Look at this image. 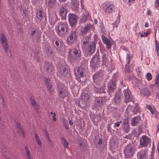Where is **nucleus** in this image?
Returning <instances> with one entry per match:
<instances>
[{"mask_svg": "<svg viewBox=\"0 0 159 159\" xmlns=\"http://www.w3.org/2000/svg\"><path fill=\"white\" fill-rule=\"evenodd\" d=\"M68 28V24L66 23L61 22L58 23L56 29L58 35L63 37L66 34Z\"/></svg>", "mask_w": 159, "mask_h": 159, "instance_id": "nucleus-1", "label": "nucleus"}, {"mask_svg": "<svg viewBox=\"0 0 159 159\" xmlns=\"http://www.w3.org/2000/svg\"><path fill=\"white\" fill-rule=\"evenodd\" d=\"M89 37L88 36L84 37L83 39V45L84 47L86 48L88 52L93 53L95 50L96 43L95 40L92 41L89 46L87 48L86 45L89 42Z\"/></svg>", "mask_w": 159, "mask_h": 159, "instance_id": "nucleus-2", "label": "nucleus"}, {"mask_svg": "<svg viewBox=\"0 0 159 159\" xmlns=\"http://www.w3.org/2000/svg\"><path fill=\"white\" fill-rule=\"evenodd\" d=\"M69 51L70 55L72 59L75 61L80 60L81 53L78 47L69 49Z\"/></svg>", "mask_w": 159, "mask_h": 159, "instance_id": "nucleus-3", "label": "nucleus"}, {"mask_svg": "<svg viewBox=\"0 0 159 159\" xmlns=\"http://www.w3.org/2000/svg\"><path fill=\"white\" fill-rule=\"evenodd\" d=\"M151 139L146 135H143L140 138L139 140V145L141 147H149L151 146Z\"/></svg>", "mask_w": 159, "mask_h": 159, "instance_id": "nucleus-4", "label": "nucleus"}, {"mask_svg": "<svg viewBox=\"0 0 159 159\" xmlns=\"http://www.w3.org/2000/svg\"><path fill=\"white\" fill-rule=\"evenodd\" d=\"M104 11L108 14L112 13L114 10L115 6L114 4L109 2H104L102 5Z\"/></svg>", "mask_w": 159, "mask_h": 159, "instance_id": "nucleus-5", "label": "nucleus"}, {"mask_svg": "<svg viewBox=\"0 0 159 159\" xmlns=\"http://www.w3.org/2000/svg\"><path fill=\"white\" fill-rule=\"evenodd\" d=\"M0 41L3 49L6 52H7L9 49V45L7 43V40L6 36L3 34H0Z\"/></svg>", "mask_w": 159, "mask_h": 159, "instance_id": "nucleus-6", "label": "nucleus"}, {"mask_svg": "<svg viewBox=\"0 0 159 159\" xmlns=\"http://www.w3.org/2000/svg\"><path fill=\"white\" fill-rule=\"evenodd\" d=\"M68 22L70 25L71 26H75L77 23V19L75 15L70 13L68 15Z\"/></svg>", "mask_w": 159, "mask_h": 159, "instance_id": "nucleus-7", "label": "nucleus"}, {"mask_svg": "<svg viewBox=\"0 0 159 159\" xmlns=\"http://www.w3.org/2000/svg\"><path fill=\"white\" fill-rule=\"evenodd\" d=\"M124 152L126 156H132L134 152V146L131 145H128L125 147Z\"/></svg>", "mask_w": 159, "mask_h": 159, "instance_id": "nucleus-8", "label": "nucleus"}, {"mask_svg": "<svg viewBox=\"0 0 159 159\" xmlns=\"http://www.w3.org/2000/svg\"><path fill=\"white\" fill-rule=\"evenodd\" d=\"M101 39L103 43L106 46L107 49H110L112 47V42L109 39L106 38L103 35H101Z\"/></svg>", "mask_w": 159, "mask_h": 159, "instance_id": "nucleus-9", "label": "nucleus"}, {"mask_svg": "<svg viewBox=\"0 0 159 159\" xmlns=\"http://www.w3.org/2000/svg\"><path fill=\"white\" fill-rule=\"evenodd\" d=\"M122 127L124 133H126L129 132L130 127L127 118H126L123 120V121Z\"/></svg>", "mask_w": 159, "mask_h": 159, "instance_id": "nucleus-10", "label": "nucleus"}, {"mask_svg": "<svg viewBox=\"0 0 159 159\" xmlns=\"http://www.w3.org/2000/svg\"><path fill=\"white\" fill-rule=\"evenodd\" d=\"M77 39V37L76 35L75 32L71 31L67 38L68 43L71 44L73 43L76 41Z\"/></svg>", "mask_w": 159, "mask_h": 159, "instance_id": "nucleus-11", "label": "nucleus"}, {"mask_svg": "<svg viewBox=\"0 0 159 159\" xmlns=\"http://www.w3.org/2000/svg\"><path fill=\"white\" fill-rule=\"evenodd\" d=\"M148 149H141L137 153L138 159H146L147 155Z\"/></svg>", "mask_w": 159, "mask_h": 159, "instance_id": "nucleus-12", "label": "nucleus"}, {"mask_svg": "<svg viewBox=\"0 0 159 159\" xmlns=\"http://www.w3.org/2000/svg\"><path fill=\"white\" fill-rule=\"evenodd\" d=\"M124 97L125 102L127 103L131 100L130 91L128 89L124 90L123 91Z\"/></svg>", "mask_w": 159, "mask_h": 159, "instance_id": "nucleus-13", "label": "nucleus"}, {"mask_svg": "<svg viewBox=\"0 0 159 159\" xmlns=\"http://www.w3.org/2000/svg\"><path fill=\"white\" fill-rule=\"evenodd\" d=\"M31 36L32 39L34 41H37L39 38V32L34 29H31Z\"/></svg>", "mask_w": 159, "mask_h": 159, "instance_id": "nucleus-14", "label": "nucleus"}, {"mask_svg": "<svg viewBox=\"0 0 159 159\" xmlns=\"http://www.w3.org/2000/svg\"><path fill=\"white\" fill-rule=\"evenodd\" d=\"M92 25L91 24H89L85 25L84 27L81 29V33L82 34H86L87 33L90 32V29L92 28Z\"/></svg>", "mask_w": 159, "mask_h": 159, "instance_id": "nucleus-15", "label": "nucleus"}, {"mask_svg": "<svg viewBox=\"0 0 159 159\" xmlns=\"http://www.w3.org/2000/svg\"><path fill=\"white\" fill-rule=\"evenodd\" d=\"M45 81L48 90L51 93H53L54 92L55 89L52 88V83L51 82L50 79L49 78H45Z\"/></svg>", "mask_w": 159, "mask_h": 159, "instance_id": "nucleus-16", "label": "nucleus"}, {"mask_svg": "<svg viewBox=\"0 0 159 159\" xmlns=\"http://www.w3.org/2000/svg\"><path fill=\"white\" fill-rule=\"evenodd\" d=\"M104 99L102 97H96L95 99V105L96 107H101L104 104Z\"/></svg>", "mask_w": 159, "mask_h": 159, "instance_id": "nucleus-17", "label": "nucleus"}, {"mask_svg": "<svg viewBox=\"0 0 159 159\" xmlns=\"http://www.w3.org/2000/svg\"><path fill=\"white\" fill-rule=\"evenodd\" d=\"M99 53L98 52H96V54L93 56L91 59V62L95 65L98 64L100 60L99 58Z\"/></svg>", "mask_w": 159, "mask_h": 159, "instance_id": "nucleus-18", "label": "nucleus"}, {"mask_svg": "<svg viewBox=\"0 0 159 159\" xmlns=\"http://www.w3.org/2000/svg\"><path fill=\"white\" fill-rule=\"evenodd\" d=\"M67 13L66 9L63 6L61 7L59 11V15L61 16L62 19H66Z\"/></svg>", "mask_w": 159, "mask_h": 159, "instance_id": "nucleus-19", "label": "nucleus"}, {"mask_svg": "<svg viewBox=\"0 0 159 159\" xmlns=\"http://www.w3.org/2000/svg\"><path fill=\"white\" fill-rule=\"evenodd\" d=\"M108 88L110 92H112L116 88V85L115 81H111L108 84Z\"/></svg>", "mask_w": 159, "mask_h": 159, "instance_id": "nucleus-20", "label": "nucleus"}, {"mask_svg": "<svg viewBox=\"0 0 159 159\" xmlns=\"http://www.w3.org/2000/svg\"><path fill=\"white\" fill-rule=\"evenodd\" d=\"M141 119V117L139 116L134 117L131 120V125L132 126L136 125L139 123Z\"/></svg>", "mask_w": 159, "mask_h": 159, "instance_id": "nucleus-21", "label": "nucleus"}, {"mask_svg": "<svg viewBox=\"0 0 159 159\" xmlns=\"http://www.w3.org/2000/svg\"><path fill=\"white\" fill-rule=\"evenodd\" d=\"M102 143V138H101L99 139H98L97 138H95V139L94 140V143L96 148H99Z\"/></svg>", "mask_w": 159, "mask_h": 159, "instance_id": "nucleus-22", "label": "nucleus"}, {"mask_svg": "<svg viewBox=\"0 0 159 159\" xmlns=\"http://www.w3.org/2000/svg\"><path fill=\"white\" fill-rule=\"evenodd\" d=\"M71 7L74 10L76 9L79 6L78 1L77 0H71Z\"/></svg>", "mask_w": 159, "mask_h": 159, "instance_id": "nucleus-23", "label": "nucleus"}, {"mask_svg": "<svg viewBox=\"0 0 159 159\" xmlns=\"http://www.w3.org/2000/svg\"><path fill=\"white\" fill-rule=\"evenodd\" d=\"M60 73L63 76L66 77L68 75V71L64 67H61L60 68Z\"/></svg>", "mask_w": 159, "mask_h": 159, "instance_id": "nucleus-24", "label": "nucleus"}, {"mask_svg": "<svg viewBox=\"0 0 159 159\" xmlns=\"http://www.w3.org/2000/svg\"><path fill=\"white\" fill-rule=\"evenodd\" d=\"M115 102L116 104H119L121 101V94L120 93H116L114 97Z\"/></svg>", "mask_w": 159, "mask_h": 159, "instance_id": "nucleus-25", "label": "nucleus"}, {"mask_svg": "<svg viewBox=\"0 0 159 159\" xmlns=\"http://www.w3.org/2000/svg\"><path fill=\"white\" fill-rule=\"evenodd\" d=\"M52 66L48 63L45 64L43 66L44 69H45L48 72H50L49 70L52 71Z\"/></svg>", "mask_w": 159, "mask_h": 159, "instance_id": "nucleus-26", "label": "nucleus"}, {"mask_svg": "<svg viewBox=\"0 0 159 159\" xmlns=\"http://www.w3.org/2000/svg\"><path fill=\"white\" fill-rule=\"evenodd\" d=\"M58 94L60 97L64 98L66 96L64 90L63 89L57 90Z\"/></svg>", "mask_w": 159, "mask_h": 159, "instance_id": "nucleus-27", "label": "nucleus"}, {"mask_svg": "<svg viewBox=\"0 0 159 159\" xmlns=\"http://www.w3.org/2000/svg\"><path fill=\"white\" fill-rule=\"evenodd\" d=\"M141 92L144 96L148 97L150 95L149 91L146 88H144L142 89Z\"/></svg>", "mask_w": 159, "mask_h": 159, "instance_id": "nucleus-28", "label": "nucleus"}, {"mask_svg": "<svg viewBox=\"0 0 159 159\" xmlns=\"http://www.w3.org/2000/svg\"><path fill=\"white\" fill-rule=\"evenodd\" d=\"M89 18L90 16L88 14H84L82 17L80 18V23H85L87 19Z\"/></svg>", "mask_w": 159, "mask_h": 159, "instance_id": "nucleus-29", "label": "nucleus"}, {"mask_svg": "<svg viewBox=\"0 0 159 159\" xmlns=\"http://www.w3.org/2000/svg\"><path fill=\"white\" fill-rule=\"evenodd\" d=\"M37 17L41 21L43 18V12L42 10L37 11L36 12Z\"/></svg>", "mask_w": 159, "mask_h": 159, "instance_id": "nucleus-30", "label": "nucleus"}, {"mask_svg": "<svg viewBox=\"0 0 159 159\" xmlns=\"http://www.w3.org/2000/svg\"><path fill=\"white\" fill-rule=\"evenodd\" d=\"M131 107L132 108V111L134 114H135L139 111V108L138 104H136L135 106H132Z\"/></svg>", "mask_w": 159, "mask_h": 159, "instance_id": "nucleus-31", "label": "nucleus"}, {"mask_svg": "<svg viewBox=\"0 0 159 159\" xmlns=\"http://www.w3.org/2000/svg\"><path fill=\"white\" fill-rule=\"evenodd\" d=\"M16 126L17 129V132L21 133L22 135L24 136L25 135V133L24 131L22 129L20 124L18 123H17Z\"/></svg>", "mask_w": 159, "mask_h": 159, "instance_id": "nucleus-32", "label": "nucleus"}, {"mask_svg": "<svg viewBox=\"0 0 159 159\" xmlns=\"http://www.w3.org/2000/svg\"><path fill=\"white\" fill-rule=\"evenodd\" d=\"M77 72L75 73V75L79 78H80L84 76L83 72L82 70L80 71L79 67L77 69Z\"/></svg>", "mask_w": 159, "mask_h": 159, "instance_id": "nucleus-33", "label": "nucleus"}, {"mask_svg": "<svg viewBox=\"0 0 159 159\" xmlns=\"http://www.w3.org/2000/svg\"><path fill=\"white\" fill-rule=\"evenodd\" d=\"M61 142L64 148H67L68 146L69 143L63 137L61 138Z\"/></svg>", "mask_w": 159, "mask_h": 159, "instance_id": "nucleus-34", "label": "nucleus"}, {"mask_svg": "<svg viewBox=\"0 0 159 159\" xmlns=\"http://www.w3.org/2000/svg\"><path fill=\"white\" fill-rule=\"evenodd\" d=\"M30 102L31 105L34 107V109L38 111V106L37 105L36 102L32 98H30Z\"/></svg>", "mask_w": 159, "mask_h": 159, "instance_id": "nucleus-35", "label": "nucleus"}, {"mask_svg": "<svg viewBox=\"0 0 159 159\" xmlns=\"http://www.w3.org/2000/svg\"><path fill=\"white\" fill-rule=\"evenodd\" d=\"M56 0H48V5L51 8L53 7L56 4Z\"/></svg>", "mask_w": 159, "mask_h": 159, "instance_id": "nucleus-36", "label": "nucleus"}, {"mask_svg": "<svg viewBox=\"0 0 159 159\" xmlns=\"http://www.w3.org/2000/svg\"><path fill=\"white\" fill-rule=\"evenodd\" d=\"M35 137L38 144L41 147H42V142L39 138V136L36 133L35 134Z\"/></svg>", "mask_w": 159, "mask_h": 159, "instance_id": "nucleus-37", "label": "nucleus"}, {"mask_svg": "<svg viewBox=\"0 0 159 159\" xmlns=\"http://www.w3.org/2000/svg\"><path fill=\"white\" fill-rule=\"evenodd\" d=\"M156 48L157 52V54L159 57V43L157 40H155Z\"/></svg>", "mask_w": 159, "mask_h": 159, "instance_id": "nucleus-38", "label": "nucleus"}, {"mask_svg": "<svg viewBox=\"0 0 159 159\" xmlns=\"http://www.w3.org/2000/svg\"><path fill=\"white\" fill-rule=\"evenodd\" d=\"M95 90L97 93H102L104 92V90L103 87H98L96 88Z\"/></svg>", "mask_w": 159, "mask_h": 159, "instance_id": "nucleus-39", "label": "nucleus"}, {"mask_svg": "<svg viewBox=\"0 0 159 159\" xmlns=\"http://www.w3.org/2000/svg\"><path fill=\"white\" fill-rule=\"evenodd\" d=\"M146 79L148 81L151 80L152 79V76L150 73H148L145 75Z\"/></svg>", "mask_w": 159, "mask_h": 159, "instance_id": "nucleus-40", "label": "nucleus"}, {"mask_svg": "<svg viewBox=\"0 0 159 159\" xmlns=\"http://www.w3.org/2000/svg\"><path fill=\"white\" fill-rule=\"evenodd\" d=\"M57 90L61 89H63V85L61 83L58 82L57 83Z\"/></svg>", "mask_w": 159, "mask_h": 159, "instance_id": "nucleus-41", "label": "nucleus"}, {"mask_svg": "<svg viewBox=\"0 0 159 159\" xmlns=\"http://www.w3.org/2000/svg\"><path fill=\"white\" fill-rule=\"evenodd\" d=\"M120 22V16L119 14H118L116 17V19L115 24H116V27H117L118 25L119 24Z\"/></svg>", "mask_w": 159, "mask_h": 159, "instance_id": "nucleus-42", "label": "nucleus"}, {"mask_svg": "<svg viewBox=\"0 0 159 159\" xmlns=\"http://www.w3.org/2000/svg\"><path fill=\"white\" fill-rule=\"evenodd\" d=\"M155 82L156 84L159 87V73L156 75Z\"/></svg>", "mask_w": 159, "mask_h": 159, "instance_id": "nucleus-43", "label": "nucleus"}, {"mask_svg": "<svg viewBox=\"0 0 159 159\" xmlns=\"http://www.w3.org/2000/svg\"><path fill=\"white\" fill-rule=\"evenodd\" d=\"M57 49L59 52H61L63 51L62 45L61 43L60 46L57 47Z\"/></svg>", "mask_w": 159, "mask_h": 159, "instance_id": "nucleus-44", "label": "nucleus"}, {"mask_svg": "<svg viewBox=\"0 0 159 159\" xmlns=\"http://www.w3.org/2000/svg\"><path fill=\"white\" fill-rule=\"evenodd\" d=\"M126 61L128 65L129 64L130 62V56L128 53H127L126 54Z\"/></svg>", "mask_w": 159, "mask_h": 159, "instance_id": "nucleus-45", "label": "nucleus"}, {"mask_svg": "<svg viewBox=\"0 0 159 159\" xmlns=\"http://www.w3.org/2000/svg\"><path fill=\"white\" fill-rule=\"evenodd\" d=\"M79 147L80 148L83 150H85L86 149L85 145L83 143H79Z\"/></svg>", "mask_w": 159, "mask_h": 159, "instance_id": "nucleus-46", "label": "nucleus"}, {"mask_svg": "<svg viewBox=\"0 0 159 159\" xmlns=\"http://www.w3.org/2000/svg\"><path fill=\"white\" fill-rule=\"evenodd\" d=\"M25 150L27 156L31 155L30 154V151L27 146H25Z\"/></svg>", "mask_w": 159, "mask_h": 159, "instance_id": "nucleus-47", "label": "nucleus"}, {"mask_svg": "<svg viewBox=\"0 0 159 159\" xmlns=\"http://www.w3.org/2000/svg\"><path fill=\"white\" fill-rule=\"evenodd\" d=\"M146 108L150 110L151 113L153 114L154 113L150 105H147L146 106Z\"/></svg>", "mask_w": 159, "mask_h": 159, "instance_id": "nucleus-48", "label": "nucleus"}, {"mask_svg": "<svg viewBox=\"0 0 159 159\" xmlns=\"http://www.w3.org/2000/svg\"><path fill=\"white\" fill-rule=\"evenodd\" d=\"M150 34V32H146L144 33L143 34H140V37L141 38L144 37L145 36H146V37H147L148 36V35Z\"/></svg>", "mask_w": 159, "mask_h": 159, "instance_id": "nucleus-49", "label": "nucleus"}, {"mask_svg": "<svg viewBox=\"0 0 159 159\" xmlns=\"http://www.w3.org/2000/svg\"><path fill=\"white\" fill-rule=\"evenodd\" d=\"M107 60V58L105 55L102 56V61L103 63H105Z\"/></svg>", "mask_w": 159, "mask_h": 159, "instance_id": "nucleus-50", "label": "nucleus"}, {"mask_svg": "<svg viewBox=\"0 0 159 159\" xmlns=\"http://www.w3.org/2000/svg\"><path fill=\"white\" fill-rule=\"evenodd\" d=\"M84 97L85 98L84 99L86 101H87L89 100L90 98V96L88 93H85L84 94Z\"/></svg>", "mask_w": 159, "mask_h": 159, "instance_id": "nucleus-51", "label": "nucleus"}, {"mask_svg": "<svg viewBox=\"0 0 159 159\" xmlns=\"http://www.w3.org/2000/svg\"><path fill=\"white\" fill-rule=\"evenodd\" d=\"M122 123V121H121L117 122L115 124L114 126L115 127H119L120 126V124Z\"/></svg>", "mask_w": 159, "mask_h": 159, "instance_id": "nucleus-52", "label": "nucleus"}, {"mask_svg": "<svg viewBox=\"0 0 159 159\" xmlns=\"http://www.w3.org/2000/svg\"><path fill=\"white\" fill-rule=\"evenodd\" d=\"M56 114L55 113H53V115L52 116V120L54 121H57V119L56 117Z\"/></svg>", "mask_w": 159, "mask_h": 159, "instance_id": "nucleus-53", "label": "nucleus"}, {"mask_svg": "<svg viewBox=\"0 0 159 159\" xmlns=\"http://www.w3.org/2000/svg\"><path fill=\"white\" fill-rule=\"evenodd\" d=\"M101 119L100 117L99 116H97V117L94 118V121L96 122L98 121Z\"/></svg>", "mask_w": 159, "mask_h": 159, "instance_id": "nucleus-54", "label": "nucleus"}, {"mask_svg": "<svg viewBox=\"0 0 159 159\" xmlns=\"http://www.w3.org/2000/svg\"><path fill=\"white\" fill-rule=\"evenodd\" d=\"M64 125L66 129L68 130L69 129V125L67 123L66 124H64Z\"/></svg>", "mask_w": 159, "mask_h": 159, "instance_id": "nucleus-55", "label": "nucleus"}, {"mask_svg": "<svg viewBox=\"0 0 159 159\" xmlns=\"http://www.w3.org/2000/svg\"><path fill=\"white\" fill-rule=\"evenodd\" d=\"M125 68L126 69V70H127V71L128 72H130V69L129 67V66H127V65H125Z\"/></svg>", "mask_w": 159, "mask_h": 159, "instance_id": "nucleus-56", "label": "nucleus"}, {"mask_svg": "<svg viewBox=\"0 0 159 159\" xmlns=\"http://www.w3.org/2000/svg\"><path fill=\"white\" fill-rule=\"evenodd\" d=\"M55 44L57 46V47H58L59 46V41H56L55 42Z\"/></svg>", "mask_w": 159, "mask_h": 159, "instance_id": "nucleus-57", "label": "nucleus"}, {"mask_svg": "<svg viewBox=\"0 0 159 159\" xmlns=\"http://www.w3.org/2000/svg\"><path fill=\"white\" fill-rule=\"evenodd\" d=\"M27 157L28 159H33V157L31 155L27 156Z\"/></svg>", "mask_w": 159, "mask_h": 159, "instance_id": "nucleus-58", "label": "nucleus"}, {"mask_svg": "<svg viewBox=\"0 0 159 159\" xmlns=\"http://www.w3.org/2000/svg\"><path fill=\"white\" fill-rule=\"evenodd\" d=\"M147 14L149 15H151L152 12L151 10L148 9L147 11Z\"/></svg>", "mask_w": 159, "mask_h": 159, "instance_id": "nucleus-59", "label": "nucleus"}, {"mask_svg": "<svg viewBox=\"0 0 159 159\" xmlns=\"http://www.w3.org/2000/svg\"><path fill=\"white\" fill-rule=\"evenodd\" d=\"M69 123L70 125H72L73 124V122L71 120H69Z\"/></svg>", "mask_w": 159, "mask_h": 159, "instance_id": "nucleus-60", "label": "nucleus"}, {"mask_svg": "<svg viewBox=\"0 0 159 159\" xmlns=\"http://www.w3.org/2000/svg\"><path fill=\"white\" fill-rule=\"evenodd\" d=\"M46 136L47 139H49V138H50L49 137L48 135V134L47 132H46Z\"/></svg>", "mask_w": 159, "mask_h": 159, "instance_id": "nucleus-61", "label": "nucleus"}, {"mask_svg": "<svg viewBox=\"0 0 159 159\" xmlns=\"http://www.w3.org/2000/svg\"><path fill=\"white\" fill-rule=\"evenodd\" d=\"M156 3L158 5V6H159V0H156Z\"/></svg>", "mask_w": 159, "mask_h": 159, "instance_id": "nucleus-62", "label": "nucleus"}, {"mask_svg": "<svg viewBox=\"0 0 159 159\" xmlns=\"http://www.w3.org/2000/svg\"><path fill=\"white\" fill-rule=\"evenodd\" d=\"M149 26V24L148 23H146L145 24V27H148Z\"/></svg>", "mask_w": 159, "mask_h": 159, "instance_id": "nucleus-63", "label": "nucleus"}, {"mask_svg": "<svg viewBox=\"0 0 159 159\" xmlns=\"http://www.w3.org/2000/svg\"><path fill=\"white\" fill-rule=\"evenodd\" d=\"M66 0H59V1L60 2H65Z\"/></svg>", "mask_w": 159, "mask_h": 159, "instance_id": "nucleus-64", "label": "nucleus"}]
</instances>
